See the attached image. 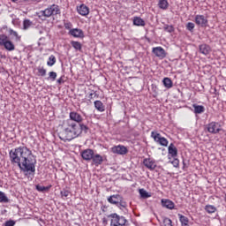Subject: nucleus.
I'll return each mask as SVG.
<instances>
[{
  "mask_svg": "<svg viewBox=\"0 0 226 226\" xmlns=\"http://www.w3.org/2000/svg\"><path fill=\"white\" fill-rule=\"evenodd\" d=\"M110 149H111V153H113V154L124 155V154H128V148H126V147H124L123 145L114 146Z\"/></svg>",
  "mask_w": 226,
  "mask_h": 226,
  "instance_id": "nucleus-11",
  "label": "nucleus"
},
{
  "mask_svg": "<svg viewBox=\"0 0 226 226\" xmlns=\"http://www.w3.org/2000/svg\"><path fill=\"white\" fill-rule=\"evenodd\" d=\"M171 164L176 169L179 168V159H177V157L173 158V161L171 162Z\"/></svg>",
  "mask_w": 226,
  "mask_h": 226,
  "instance_id": "nucleus-40",
  "label": "nucleus"
},
{
  "mask_svg": "<svg viewBox=\"0 0 226 226\" xmlns=\"http://www.w3.org/2000/svg\"><path fill=\"white\" fill-rule=\"evenodd\" d=\"M49 79H50L51 80H56V79H57V73L56 72H49Z\"/></svg>",
  "mask_w": 226,
  "mask_h": 226,
  "instance_id": "nucleus-38",
  "label": "nucleus"
},
{
  "mask_svg": "<svg viewBox=\"0 0 226 226\" xmlns=\"http://www.w3.org/2000/svg\"><path fill=\"white\" fill-rule=\"evenodd\" d=\"M69 34L73 38H84V31L80 28H72L69 31Z\"/></svg>",
  "mask_w": 226,
  "mask_h": 226,
  "instance_id": "nucleus-15",
  "label": "nucleus"
},
{
  "mask_svg": "<svg viewBox=\"0 0 226 226\" xmlns=\"http://www.w3.org/2000/svg\"><path fill=\"white\" fill-rule=\"evenodd\" d=\"M139 193L141 199H149V197H151V194H149V192H147L144 188L139 189Z\"/></svg>",
  "mask_w": 226,
  "mask_h": 226,
  "instance_id": "nucleus-27",
  "label": "nucleus"
},
{
  "mask_svg": "<svg viewBox=\"0 0 226 226\" xmlns=\"http://www.w3.org/2000/svg\"><path fill=\"white\" fill-rule=\"evenodd\" d=\"M151 137L152 139H154V142L160 144V146H163L164 147H167L169 146V140L167 139V138L162 137V134L156 132H152Z\"/></svg>",
  "mask_w": 226,
  "mask_h": 226,
  "instance_id": "nucleus-7",
  "label": "nucleus"
},
{
  "mask_svg": "<svg viewBox=\"0 0 226 226\" xmlns=\"http://www.w3.org/2000/svg\"><path fill=\"white\" fill-rule=\"evenodd\" d=\"M162 204L163 207H167V209H174L176 206L170 200H162Z\"/></svg>",
  "mask_w": 226,
  "mask_h": 226,
  "instance_id": "nucleus-20",
  "label": "nucleus"
},
{
  "mask_svg": "<svg viewBox=\"0 0 226 226\" xmlns=\"http://www.w3.org/2000/svg\"><path fill=\"white\" fill-rule=\"evenodd\" d=\"M0 47H4L10 52L15 50V44L10 41V38L6 34H0Z\"/></svg>",
  "mask_w": 226,
  "mask_h": 226,
  "instance_id": "nucleus-6",
  "label": "nucleus"
},
{
  "mask_svg": "<svg viewBox=\"0 0 226 226\" xmlns=\"http://www.w3.org/2000/svg\"><path fill=\"white\" fill-rule=\"evenodd\" d=\"M87 98H88V102H91V100H93V98H100V94H98V93L96 91L92 90L88 94Z\"/></svg>",
  "mask_w": 226,
  "mask_h": 226,
  "instance_id": "nucleus-30",
  "label": "nucleus"
},
{
  "mask_svg": "<svg viewBox=\"0 0 226 226\" xmlns=\"http://www.w3.org/2000/svg\"><path fill=\"white\" fill-rule=\"evenodd\" d=\"M56 56L54 55H50L49 59H48V62H47V65L48 66H54L56 64Z\"/></svg>",
  "mask_w": 226,
  "mask_h": 226,
  "instance_id": "nucleus-29",
  "label": "nucleus"
},
{
  "mask_svg": "<svg viewBox=\"0 0 226 226\" xmlns=\"http://www.w3.org/2000/svg\"><path fill=\"white\" fill-rule=\"evenodd\" d=\"M11 165H17L22 172L34 174L36 172V157L33 151L26 146L12 148L9 152Z\"/></svg>",
  "mask_w": 226,
  "mask_h": 226,
  "instance_id": "nucleus-1",
  "label": "nucleus"
},
{
  "mask_svg": "<svg viewBox=\"0 0 226 226\" xmlns=\"http://www.w3.org/2000/svg\"><path fill=\"white\" fill-rule=\"evenodd\" d=\"M164 226H173L172 225V220H170L169 217H165L163 219Z\"/></svg>",
  "mask_w": 226,
  "mask_h": 226,
  "instance_id": "nucleus-39",
  "label": "nucleus"
},
{
  "mask_svg": "<svg viewBox=\"0 0 226 226\" xmlns=\"http://www.w3.org/2000/svg\"><path fill=\"white\" fill-rule=\"evenodd\" d=\"M162 84L167 89H170L173 86L172 79H170V78H164L162 80Z\"/></svg>",
  "mask_w": 226,
  "mask_h": 226,
  "instance_id": "nucleus-25",
  "label": "nucleus"
},
{
  "mask_svg": "<svg viewBox=\"0 0 226 226\" xmlns=\"http://www.w3.org/2000/svg\"><path fill=\"white\" fill-rule=\"evenodd\" d=\"M143 164L148 170H154L156 169V162L151 158H146L143 160Z\"/></svg>",
  "mask_w": 226,
  "mask_h": 226,
  "instance_id": "nucleus-14",
  "label": "nucleus"
},
{
  "mask_svg": "<svg viewBox=\"0 0 226 226\" xmlns=\"http://www.w3.org/2000/svg\"><path fill=\"white\" fill-rule=\"evenodd\" d=\"M92 161L94 165L98 167L99 165H102L103 163V157L100 155V154H94V156L92 157Z\"/></svg>",
  "mask_w": 226,
  "mask_h": 226,
  "instance_id": "nucleus-18",
  "label": "nucleus"
},
{
  "mask_svg": "<svg viewBox=\"0 0 226 226\" xmlns=\"http://www.w3.org/2000/svg\"><path fill=\"white\" fill-rule=\"evenodd\" d=\"M77 11L82 17H86V16L89 15V7H87L86 4H82L80 6L77 7Z\"/></svg>",
  "mask_w": 226,
  "mask_h": 226,
  "instance_id": "nucleus-16",
  "label": "nucleus"
},
{
  "mask_svg": "<svg viewBox=\"0 0 226 226\" xmlns=\"http://www.w3.org/2000/svg\"><path fill=\"white\" fill-rule=\"evenodd\" d=\"M186 29H187V31H190L191 33H193V29H195V24H193L192 22H188L186 24Z\"/></svg>",
  "mask_w": 226,
  "mask_h": 226,
  "instance_id": "nucleus-36",
  "label": "nucleus"
},
{
  "mask_svg": "<svg viewBox=\"0 0 226 226\" xmlns=\"http://www.w3.org/2000/svg\"><path fill=\"white\" fill-rule=\"evenodd\" d=\"M65 121H72L77 124H82L81 123L84 121V117H82V115L77 111H71L69 114V119H66Z\"/></svg>",
  "mask_w": 226,
  "mask_h": 226,
  "instance_id": "nucleus-9",
  "label": "nucleus"
},
{
  "mask_svg": "<svg viewBox=\"0 0 226 226\" xmlns=\"http://www.w3.org/2000/svg\"><path fill=\"white\" fill-rule=\"evenodd\" d=\"M178 218H179V222L181 223L182 226H190L188 223H190V220L188 219V217L178 214Z\"/></svg>",
  "mask_w": 226,
  "mask_h": 226,
  "instance_id": "nucleus-22",
  "label": "nucleus"
},
{
  "mask_svg": "<svg viewBox=\"0 0 226 226\" xmlns=\"http://www.w3.org/2000/svg\"><path fill=\"white\" fill-rule=\"evenodd\" d=\"M11 34H13L15 38H19V34L13 30H11Z\"/></svg>",
  "mask_w": 226,
  "mask_h": 226,
  "instance_id": "nucleus-46",
  "label": "nucleus"
},
{
  "mask_svg": "<svg viewBox=\"0 0 226 226\" xmlns=\"http://www.w3.org/2000/svg\"><path fill=\"white\" fill-rule=\"evenodd\" d=\"M194 22L196 26H200V27H207V24H209L207 17L200 14L195 16Z\"/></svg>",
  "mask_w": 226,
  "mask_h": 226,
  "instance_id": "nucleus-10",
  "label": "nucleus"
},
{
  "mask_svg": "<svg viewBox=\"0 0 226 226\" xmlns=\"http://www.w3.org/2000/svg\"><path fill=\"white\" fill-rule=\"evenodd\" d=\"M205 211L208 213V215H213V213H216V207L213 205L205 206Z\"/></svg>",
  "mask_w": 226,
  "mask_h": 226,
  "instance_id": "nucleus-26",
  "label": "nucleus"
},
{
  "mask_svg": "<svg viewBox=\"0 0 226 226\" xmlns=\"http://www.w3.org/2000/svg\"><path fill=\"white\" fill-rule=\"evenodd\" d=\"M152 52L156 57H159V59H165V57H167V52L160 46L153 48Z\"/></svg>",
  "mask_w": 226,
  "mask_h": 226,
  "instance_id": "nucleus-12",
  "label": "nucleus"
},
{
  "mask_svg": "<svg viewBox=\"0 0 226 226\" xmlns=\"http://www.w3.org/2000/svg\"><path fill=\"white\" fill-rule=\"evenodd\" d=\"M93 156H94V151L93 149L87 148L81 152V157L83 160H86V162H91Z\"/></svg>",
  "mask_w": 226,
  "mask_h": 226,
  "instance_id": "nucleus-13",
  "label": "nucleus"
},
{
  "mask_svg": "<svg viewBox=\"0 0 226 226\" xmlns=\"http://www.w3.org/2000/svg\"><path fill=\"white\" fill-rule=\"evenodd\" d=\"M164 31L167 33H174V26L172 25H166L164 26Z\"/></svg>",
  "mask_w": 226,
  "mask_h": 226,
  "instance_id": "nucleus-37",
  "label": "nucleus"
},
{
  "mask_svg": "<svg viewBox=\"0 0 226 226\" xmlns=\"http://www.w3.org/2000/svg\"><path fill=\"white\" fill-rule=\"evenodd\" d=\"M102 225L103 226L109 225V215H107V217L102 218Z\"/></svg>",
  "mask_w": 226,
  "mask_h": 226,
  "instance_id": "nucleus-43",
  "label": "nucleus"
},
{
  "mask_svg": "<svg viewBox=\"0 0 226 226\" xmlns=\"http://www.w3.org/2000/svg\"><path fill=\"white\" fill-rule=\"evenodd\" d=\"M57 84L61 85V84H64V79H63V77H60L57 80H56Z\"/></svg>",
  "mask_w": 226,
  "mask_h": 226,
  "instance_id": "nucleus-45",
  "label": "nucleus"
},
{
  "mask_svg": "<svg viewBox=\"0 0 226 226\" xmlns=\"http://www.w3.org/2000/svg\"><path fill=\"white\" fill-rule=\"evenodd\" d=\"M5 226H15L14 221H7L5 222Z\"/></svg>",
  "mask_w": 226,
  "mask_h": 226,
  "instance_id": "nucleus-44",
  "label": "nucleus"
},
{
  "mask_svg": "<svg viewBox=\"0 0 226 226\" xmlns=\"http://www.w3.org/2000/svg\"><path fill=\"white\" fill-rule=\"evenodd\" d=\"M133 25L138 26H146V21H144V19H142L140 17H135L133 19Z\"/></svg>",
  "mask_w": 226,
  "mask_h": 226,
  "instance_id": "nucleus-24",
  "label": "nucleus"
},
{
  "mask_svg": "<svg viewBox=\"0 0 226 226\" xmlns=\"http://www.w3.org/2000/svg\"><path fill=\"white\" fill-rule=\"evenodd\" d=\"M35 188L37 192H49L50 190V186H43L40 185H37Z\"/></svg>",
  "mask_w": 226,
  "mask_h": 226,
  "instance_id": "nucleus-35",
  "label": "nucleus"
},
{
  "mask_svg": "<svg viewBox=\"0 0 226 226\" xmlns=\"http://www.w3.org/2000/svg\"><path fill=\"white\" fill-rule=\"evenodd\" d=\"M94 105L99 112H105V105H103V102H102V101H95L94 102Z\"/></svg>",
  "mask_w": 226,
  "mask_h": 226,
  "instance_id": "nucleus-21",
  "label": "nucleus"
},
{
  "mask_svg": "<svg viewBox=\"0 0 226 226\" xmlns=\"http://www.w3.org/2000/svg\"><path fill=\"white\" fill-rule=\"evenodd\" d=\"M37 75L38 77H45V75H47V69L43 68V67H38L37 68Z\"/></svg>",
  "mask_w": 226,
  "mask_h": 226,
  "instance_id": "nucleus-32",
  "label": "nucleus"
},
{
  "mask_svg": "<svg viewBox=\"0 0 226 226\" xmlns=\"http://www.w3.org/2000/svg\"><path fill=\"white\" fill-rule=\"evenodd\" d=\"M24 29H29L31 27V21L29 19H26L23 22Z\"/></svg>",
  "mask_w": 226,
  "mask_h": 226,
  "instance_id": "nucleus-41",
  "label": "nucleus"
},
{
  "mask_svg": "<svg viewBox=\"0 0 226 226\" xmlns=\"http://www.w3.org/2000/svg\"><path fill=\"white\" fill-rule=\"evenodd\" d=\"M195 114H202L206 109L202 105H193Z\"/></svg>",
  "mask_w": 226,
  "mask_h": 226,
  "instance_id": "nucleus-31",
  "label": "nucleus"
},
{
  "mask_svg": "<svg viewBox=\"0 0 226 226\" xmlns=\"http://www.w3.org/2000/svg\"><path fill=\"white\" fill-rule=\"evenodd\" d=\"M200 52L204 56H207L211 52V47L207 44H201L200 45Z\"/></svg>",
  "mask_w": 226,
  "mask_h": 226,
  "instance_id": "nucleus-19",
  "label": "nucleus"
},
{
  "mask_svg": "<svg viewBox=\"0 0 226 226\" xmlns=\"http://www.w3.org/2000/svg\"><path fill=\"white\" fill-rule=\"evenodd\" d=\"M59 13H61V9H59V5L52 4L45 10L37 12V16L39 19H41V20H45V19H49V17L59 15Z\"/></svg>",
  "mask_w": 226,
  "mask_h": 226,
  "instance_id": "nucleus-3",
  "label": "nucleus"
},
{
  "mask_svg": "<svg viewBox=\"0 0 226 226\" xmlns=\"http://www.w3.org/2000/svg\"><path fill=\"white\" fill-rule=\"evenodd\" d=\"M64 26L66 29L72 31V27H73V24H72V22H70V21H67V22H65V23L64 24Z\"/></svg>",
  "mask_w": 226,
  "mask_h": 226,
  "instance_id": "nucleus-42",
  "label": "nucleus"
},
{
  "mask_svg": "<svg viewBox=\"0 0 226 226\" xmlns=\"http://www.w3.org/2000/svg\"><path fill=\"white\" fill-rule=\"evenodd\" d=\"M0 202H4V204H7V202H10V200L6 196V194L0 191Z\"/></svg>",
  "mask_w": 226,
  "mask_h": 226,
  "instance_id": "nucleus-34",
  "label": "nucleus"
},
{
  "mask_svg": "<svg viewBox=\"0 0 226 226\" xmlns=\"http://www.w3.org/2000/svg\"><path fill=\"white\" fill-rule=\"evenodd\" d=\"M207 130L208 133L216 135V133H220V132H222V125L218 122H210L207 125Z\"/></svg>",
  "mask_w": 226,
  "mask_h": 226,
  "instance_id": "nucleus-8",
  "label": "nucleus"
},
{
  "mask_svg": "<svg viewBox=\"0 0 226 226\" xmlns=\"http://www.w3.org/2000/svg\"><path fill=\"white\" fill-rule=\"evenodd\" d=\"M158 8L160 10H168L169 9V0H159Z\"/></svg>",
  "mask_w": 226,
  "mask_h": 226,
  "instance_id": "nucleus-23",
  "label": "nucleus"
},
{
  "mask_svg": "<svg viewBox=\"0 0 226 226\" xmlns=\"http://www.w3.org/2000/svg\"><path fill=\"white\" fill-rule=\"evenodd\" d=\"M60 195L63 200H66V199H68L70 196V191L64 189L60 192Z\"/></svg>",
  "mask_w": 226,
  "mask_h": 226,
  "instance_id": "nucleus-33",
  "label": "nucleus"
},
{
  "mask_svg": "<svg viewBox=\"0 0 226 226\" xmlns=\"http://www.w3.org/2000/svg\"><path fill=\"white\" fill-rule=\"evenodd\" d=\"M108 202L109 204H113L115 206H117L121 209H126L128 207V203L126 201H124L123 196L120 194H113L108 198Z\"/></svg>",
  "mask_w": 226,
  "mask_h": 226,
  "instance_id": "nucleus-5",
  "label": "nucleus"
},
{
  "mask_svg": "<svg viewBox=\"0 0 226 226\" xmlns=\"http://www.w3.org/2000/svg\"><path fill=\"white\" fill-rule=\"evenodd\" d=\"M89 128L84 124H77L72 120H64L62 124H58L56 130L57 135L61 140L64 142H70L77 137L82 135V132L87 133Z\"/></svg>",
  "mask_w": 226,
  "mask_h": 226,
  "instance_id": "nucleus-2",
  "label": "nucleus"
},
{
  "mask_svg": "<svg viewBox=\"0 0 226 226\" xmlns=\"http://www.w3.org/2000/svg\"><path fill=\"white\" fill-rule=\"evenodd\" d=\"M169 156L171 158H177V147L174 145V143L170 144L168 147Z\"/></svg>",
  "mask_w": 226,
  "mask_h": 226,
  "instance_id": "nucleus-17",
  "label": "nucleus"
},
{
  "mask_svg": "<svg viewBox=\"0 0 226 226\" xmlns=\"http://www.w3.org/2000/svg\"><path fill=\"white\" fill-rule=\"evenodd\" d=\"M108 218L110 222L109 226H124L128 222L124 216H121L116 213L109 215Z\"/></svg>",
  "mask_w": 226,
  "mask_h": 226,
  "instance_id": "nucleus-4",
  "label": "nucleus"
},
{
  "mask_svg": "<svg viewBox=\"0 0 226 226\" xmlns=\"http://www.w3.org/2000/svg\"><path fill=\"white\" fill-rule=\"evenodd\" d=\"M71 45L75 50H82V44L77 41H72Z\"/></svg>",
  "mask_w": 226,
  "mask_h": 226,
  "instance_id": "nucleus-28",
  "label": "nucleus"
}]
</instances>
